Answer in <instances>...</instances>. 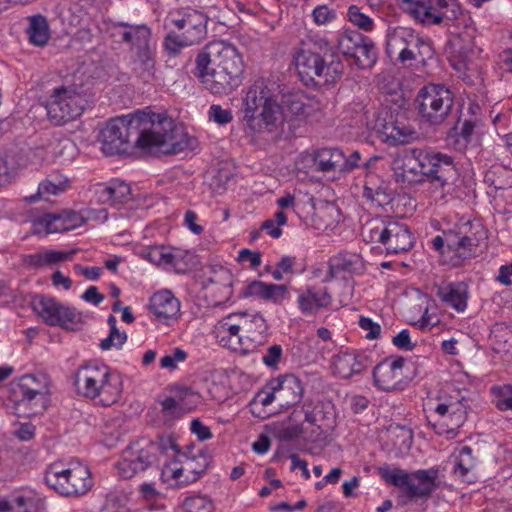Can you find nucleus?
<instances>
[{"mask_svg":"<svg viewBox=\"0 0 512 512\" xmlns=\"http://www.w3.org/2000/svg\"><path fill=\"white\" fill-rule=\"evenodd\" d=\"M146 257L150 262L163 266H175L180 259V255L178 253L174 252L171 248L164 246H153L148 248Z\"/></svg>","mask_w":512,"mask_h":512,"instance_id":"44","label":"nucleus"},{"mask_svg":"<svg viewBox=\"0 0 512 512\" xmlns=\"http://www.w3.org/2000/svg\"><path fill=\"white\" fill-rule=\"evenodd\" d=\"M364 36L358 32H347L339 37L338 49L345 56L352 58Z\"/></svg>","mask_w":512,"mask_h":512,"instance_id":"50","label":"nucleus"},{"mask_svg":"<svg viewBox=\"0 0 512 512\" xmlns=\"http://www.w3.org/2000/svg\"><path fill=\"white\" fill-rule=\"evenodd\" d=\"M162 413L167 420L179 419L186 412L170 395L161 402Z\"/></svg>","mask_w":512,"mask_h":512,"instance_id":"56","label":"nucleus"},{"mask_svg":"<svg viewBox=\"0 0 512 512\" xmlns=\"http://www.w3.org/2000/svg\"><path fill=\"white\" fill-rule=\"evenodd\" d=\"M490 341L496 353L512 358V326L505 323L495 324L491 330Z\"/></svg>","mask_w":512,"mask_h":512,"instance_id":"38","label":"nucleus"},{"mask_svg":"<svg viewBox=\"0 0 512 512\" xmlns=\"http://www.w3.org/2000/svg\"><path fill=\"white\" fill-rule=\"evenodd\" d=\"M210 465V456L195 445H187L177 458L164 465L162 479L174 482L178 486H187L196 482Z\"/></svg>","mask_w":512,"mask_h":512,"instance_id":"6","label":"nucleus"},{"mask_svg":"<svg viewBox=\"0 0 512 512\" xmlns=\"http://www.w3.org/2000/svg\"><path fill=\"white\" fill-rule=\"evenodd\" d=\"M401 8L423 24H439L461 14L456 0H400Z\"/></svg>","mask_w":512,"mask_h":512,"instance_id":"14","label":"nucleus"},{"mask_svg":"<svg viewBox=\"0 0 512 512\" xmlns=\"http://www.w3.org/2000/svg\"><path fill=\"white\" fill-rule=\"evenodd\" d=\"M171 396L186 413L192 411L200 403V395L188 387H175Z\"/></svg>","mask_w":512,"mask_h":512,"instance_id":"46","label":"nucleus"},{"mask_svg":"<svg viewBox=\"0 0 512 512\" xmlns=\"http://www.w3.org/2000/svg\"><path fill=\"white\" fill-rule=\"evenodd\" d=\"M153 443L157 447V453L161 452L169 456V452H172L173 459L177 458L178 452L183 451L179 448L175 439L171 435L159 436L157 442Z\"/></svg>","mask_w":512,"mask_h":512,"instance_id":"57","label":"nucleus"},{"mask_svg":"<svg viewBox=\"0 0 512 512\" xmlns=\"http://www.w3.org/2000/svg\"><path fill=\"white\" fill-rule=\"evenodd\" d=\"M118 26L122 29L120 37L122 42L130 45L131 53L151 48V30L146 25H131L121 22Z\"/></svg>","mask_w":512,"mask_h":512,"instance_id":"36","label":"nucleus"},{"mask_svg":"<svg viewBox=\"0 0 512 512\" xmlns=\"http://www.w3.org/2000/svg\"><path fill=\"white\" fill-rule=\"evenodd\" d=\"M67 187L68 181L66 179L58 176H50L39 184L37 193L27 197L26 199L30 203L38 200L48 201L50 196H56L63 193Z\"/></svg>","mask_w":512,"mask_h":512,"instance_id":"40","label":"nucleus"},{"mask_svg":"<svg viewBox=\"0 0 512 512\" xmlns=\"http://www.w3.org/2000/svg\"><path fill=\"white\" fill-rule=\"evenodd\" d=\"M45 377L41 375H24L19 379L17 386L13 389V394L18 407H29L31 414H38L45 409L46 394L48 389L45 383Z\"/></svg>","mask_w":512,"mask_h":512,"instance_id":"23","label":"nucleus"},{"mask_svg":"<svg viewBox=\"0 0 512 512\" xmlns=\"http://www.w3.org/2000/svg\"><path fill=\"white\" fill-rule=\"evenodd\" d=\"M347 16L349 21L360 29L370 31L374 27L373 20L369 16L362 13L357 6L349 7Z\"/></svg>","mask_w":512,"mask_h":512,"instance_id":"54","label":"nucleus"},{"mask_svg":"<svg viewBox=\"0 0 512 512\" xmlns=\"http://www.w3.org/2000/svg\"><path fill=\"white\" fill-rule=\"evenodd\" d=\"M270 90L264 89L260 92L261 99L264 100L259 114L261 125L269 132H275L278 135H291L287 130V116L284 106L279 101L277 95H269Z\"/></svg>","mask_w":512,"mask_h":512,"instance_id":"27","label":"nucleus"},{"mask_svg":"<svg viewBox=\"0 0 512 512\" xmlns=\"http://www.w3.org/2000/svg\"><path fill=\"white\" fill-rule=\"evenodd\" d=\"M191 432L200 441H206L212 438L213 434L210 428L204 425L199 419H194L190 425Z\"/></svg>","mask_w":512,"mask_h":512,"instance_id":"63","label":"nucleus"},{"mask_svg":"<svg viewBox=\"0 0 512 512\" xmlns=\"http://www.w3.org/2000/svg\"><path fill=\"white\" fill-rule=\"evenodd\" d=\"M101 150L108 156L131 154L135 148H158L165 154L195 150L196 138L189 136L164 113L136 111L108 121L100 131Z\"/></svg>","mask_w":512,"mask_h":512,"instance_id":"1","label":"nucleus"},{"mask_svg":"<svg viewBox=\"0 0 512 512\" xmlns=\"http://www.w3.org/2000/svg\"><path fill=\"white\" fill-rule=\"evenodd\" d=\"M44 481L65 497L84 495L93 486L90 470L77 459L50 464L45 471Z\"/></svg>","mask_w":512,"mask_h":512,"instance_id":"4","label":"nucleus"},{"mask_svg":"<svg viewBox=\"0 0 512 512\" xmlns=\"http://www.w3.org/2000/svg\"><path fill=\"white\" fill-rule=\"evenodd\" d=\"M127 340L126 333H121L116 325H112V329H110V334L107 338L103 339L99 346L102 350H109L112 347L120 348L125 341Z\"/></svg>","mask_w":512,"mask_h":512,"instance_id":"58","label":"nucleus"},{"mask_svg":"<svg viewBox=\"0 0 512 512\" xmlns=\"http://www.w3.org/2000/svg\"><path fill=\"white\" fill-rule=\"evenodd\" d=\"M386 51L390 57L397 56L402 63L424 62L433 55L428 39L409 28H399L389 36Z\"/></svg>","mask_w":512,"mask_h":512,"instance_id":"11","label":"nucleus"},{"mask_svg":"<svg viewBox=\"0 0 512 512\" xmlns=\"http://www.w3.org/2000/svg\"><path fill=\"white\" fill-rule=\"evenodd\" d=\"M405 359L400 356L387 357L372 371L374 386L384 392L403 391L407 385L403 368Z\"/></svg>","mask_w":512,"mask_h":512,"instance_id":"24","label":"nucleus"},{"mask_svg":"<svg viewBox=\"0 0 512 512\" xmlns=\"http://www.w3.org/2000/svg\"><path fill=\"white\" fill-rule=\"evenodd\" d=\"M237 117L240 129L251 144L256 142V88L249 87L243 91L237 106Z\"/></svg>","mask_w":512,"mask_h":512,"instance_id":"29","label":"nucleus"},{"mask_svg":"<svg viewBox=\"0 0 512 512\" xmlns=\"http://www.w3.org/2000/svg\"><path fill=\"white\" fill-rule=\"evenodd\" d=\"M209 121L219 126H225L233 121V114L230 109H224L219 104H212L207 112Z\"/></svg>","mask_w":512,"mask_h":512,"instance_id":"52","label":"nucleus"},{"mask_svg":"<svg viewBox=\"0 0 512 512\" xmlns=\"http://www.w3.org/2000/svg\"><path fill=\"white\" fill-rule=\"evenodd\" d=\"M86 222L85 216L80 213L63 210L60 213H48L33 221V230L36 234L61 233L73 230Z\"/></svg>","mask_w":512,"mask_h":512,"instance_id":"26","label":"nucleus"},{"mask_svg":"<svg viewBox=\"0 0 512 512\" xmlns=\"http://www.w3.org/2000/svg\"><path fill=\"white\" fill-rule=\"evenodd\" d=\"M359 327L366 332V338L377 339L381 334V326L369 317L361 316L358 321Z\"/></svg>","mask_w":512,"mask_h":512,"instance_id":"60","label":"nucleus"},{"mask_svg":"<svg viewBox=\"0 0 512 512\" xmlns=\"http://www.w3.org/2000/svg\"><path fill=\"white\" fill-rule=\"evenodd\" d=\"M85 100L74 86L55 87L45 103L49 121L57 126L75 120L82 114Z\"/></svg>","mask_w":512,"mask_h":512,"instance_id":"12","label":"nucleus"},{"mask_svg":"<svg viewBox=\"0 0 512 512\" xmlns=\"http://www.w3.org/2000/svg\"><path fill=\"white\" fill-rule=\"evenodd\" d=\"M29 40L36 46H44L49 40V27L45 17L36 15L31 17L28 28Z\"/></svg>","mask_w":512,"mask_h":512,"instance_id":"43","label":"nucleus"},{"mask_svg":"<svg viewBox=\"0 0 512 512\" xmlns=\"http://www.w3.org/2000/svg\"><path fill=\"white\" fill-rule=\"evenodd\" d=\"M30 305L43 322L50 326H61L68 330H75L83 322L81 312L47 295L38 294L33 296Z\"/></svg>","mask_w":512,"mask_h":512,"instance_id":"13","label":"nucleus"},{"mask_svg":"<svg viewBox=\"0 0 512 512\" xmlns=\"http://www.w3.org/2000/svg\"><path fill=\"white\" fill-rule=\"evenodd\" d=\"M454 463L453 475L464 483H475L477 480V459L472 454V449L468 446L455 449L452 454Z\"/></svg>","mask_w":512,"mask_h":512,"instance_id":"33","label":"nucleus"},{"mask_svg":"<svg viewBox=\"0 0 512 512\" xmlns=\"http://www.w3.org/2000/svg\"><path fill=\"white\" fill-rule=\"evenodd\" d=\"M281 102L287 116V130L291 135L300 134L318 110L317 102L301 90L283 94Z\"/></svg>","mask_w":512,"mask_h":512,"instance_id":"17","label":"nucleus"},{"mask_svg":"<svg viewBox=\"0 0 512 512\" xmlns=\"http://www.w3.org/2000/svg\"><path fill=\"white\" fill-rule=\"evenodd\" d=\"M132 69L143 81L148 82L154 76L155 60L152 48L131 53Z\"/></svg>","mask_w":512,"mask_h":512,"instance_id":"39","label":"nucleus"},{"mask_svg":"<svg viewBox=\"0 0 512 512\" xmlns=\"http://www.w3.org/2000/svg\"><path fill=\"white\" fill-rule=\"evenodd\" d=\"M212 501L206 496L187 497L181 507L180 512H213Z\"/></svg>","mask_w":512,"mask_h":512,"instance_id":"49","label":"nucleus"},{"mask_svg":"<svg viewBox=\"0 0 512 512\" xmlns=\"http://www.w3.org/2000/svg\"><path fill=\"white\" fill-rule=\"evenodd\" d=\"M303 387L300 380L294 375L287 374L271 379L260 392L265 394L261 399V404L266 407L274 400L280 401L281 407H291L302 398Z\"/></svg>","mask_w":512,"mask_h":512,"instance_id":"19","label":"nucleus"},{"mask_svg":"<svg viewBox=\"0 0 512 512\" xmlns=\"http://www.w3.org/2000/svg\"><path fill=\"white\" fill-rule=\"evenodd\" d=\"M98 201L103 204L121 205L131 198V188L120 179H112L108 183L99 184L96 188Z\"/></svg>","mask_w":512,"mask_h":512,"instance_id":"35","label":"nucleus"},{"mask_svg":"<svg viewBox=\"0 0 512 512\" xmlns=\"http://www.w3.org/2000/svg\"><path fill=\"white\" fill-rule=\"evenodd\" d=\"M216 335L223 346L243 356L256 351L254 323L243 315H228L216 325Z\"/></svg>","mask_w":512,"mask_h":512,"instance_id":"8","label":"nucleus"},{"mask_svg":"<svg viewBox=\"0 0 512 512\" xmlns=\"http://www.w3.org/2000/svg\"><path fill=\"white\" fill-rule=\"evenodd\" d=\"M378 52L374 43L366 38H362V42L358 45L354 55L352 56V63L360 69L371 68L377 60Z\"/></svg>","mask_w":512,"mask_h":512,"instance_id":"41","label":"nucleus"},{"mask_svg":"<svg viewBox=\"0 0 512 512\" xmlns=\"http://www.w3.org/2000/svg\"><path fill=\"white\" fill-rule=\"evenodd\" d=\"M392 171L396 182L401 184L424 181L423 149L411 148L396 154L392 161Z\"/></svg>","mask_w":512,"mask_h":512,"instance_id":"25","label":"nucleus"},{"mask_svg":"<svg viewBox=\"0 0 512 512\" xmlns=\"http://www.w3.org/2000/svg\"><path fill=\"white\" fill-rule=\"evenodd\" d=\"M286 287L284 285L267 284L258 281V296L273 302H280L286 295Z\"/></svg>","mask_w":512,"mask_h":512,"instance_id":"51","label":"nucleus"},{"mask_svg":"<svg viewBox=\"0 0 512 512\" xmlns=\"http://www.w3.org/2000/svg\"><path fill=\"white\" fill-rule=\"evenodd\" d=\"M312 16L317 24L324 25L335 18V13L328 6L320 5L313 10Z\"/></svg>","mask_w":512,"mask_h":512,"instance_id":"61","label":"nucleus"},{"mask_svg":"<svg viewBox=\"0 0 512 512\" xmlns=\"http://www.w3.org/2000/svg\"><path fill=\"white\" fill-rule=\"evenodd\" d=\"M416 102L419 114L431 124L442 123L453 105L451 91L441 84H429L418 93Z\"/></svg>","mask_w":512,"mask_h":512,"instance_id":"15","label":"nucleus"},{"mask_svg":"<svg viewBox=\"0 0 512 512\" xmlns=\"http://www.w3.org/2000/svg\"><path fill=\"white\" fill-rule=\"evenodd\" d=\"M483 133L484 131L481 124L472 121H464L458 135V142H463L465 147H476L480 144Z\"/></svg>","mask_w":512,"mask_h":512,"instance_id":"45","label":"nucleus"},{"mask_svg":"<svg viewBox=\"0 0 512 512\" xmlns=\"http://www.w3.org/2000/svg\"><path fill=\"white\" fill-rule=\"evenodd\" d=\"M156 462L157 447L153 441L142 438L123 450L117 469L122 478L130 479L152 467Z\"/></svg>","mask_w":512,"mask_h":512,"instance_id":"16","label":"nucleus"},{"mask_svg":"<svg viewBox=\"0 0 512 512\" xmlns=\"http://www.w3.org/2000/svg\"><path fill=\"white\" fill-rule=\"evenodd\" d=\"M294 60L298 74L304 82L324 76L328 70L322 56L309 46H302L295 54Z\"/></svg>","mask_w":512,"mask_h":512,"instance_id":"30","label":"nucleus"},{"mask_svg":"<svg viewBox=\"0 0 512 512\" xmlns=\"http://www.w3.org/2000/svg\"><path fill=\"white\" fill-rule=\"evenodd\" d=\"M360 153L352 151L344 153L338 148H321L313 154V161L318 170L333 174V178H339L360 165Z\"/></svg>","mask_w":512,"mask_h":512,"instance_id":"20","label":"nucleus"},{"mask_svg":"<svg viewBox=\"0 0 512 512\" xmlns=\"http://www.w3.org/2000/svg\"><path fill=\"white\" fill-rule=\"evenodd\" d=\"M366 368V360L356 351H340L333 357L332 371L340 378L348 379Z\"/></svg>","mask_w":512,"mask_h":512,"instance_id":"34","label":"nucleus"},{"mask_svg":"<svg viewBox=\"0 0 512 512\" xmlns=\"http://www.w3.org/2000/svg\"><path fill=\"white\" fill-rule=\"evenodd\" d=\"M365 126L390 146L407 144L415 139V132L405 124L394 120L392 111L387 107L367 110Z\"/></svg>","mask_w":512,"mask_h":512,"instance_id":"10","label":"nucleus"},{"mask_svg":"<svg viewBox=\"0 0 512 512\" xmlns=\"http://www.w3.org/2000/svg\"><path fill=\"white\" fill-rule=\"evenodd\" d=\"M440 323L441 315L439 307L434 303V301L428 302L423 313L412 320V325L423 332L431 331L433 328L440 325Z\"/></svg>","mask_w":512,"mask_h":512,"instance_id":"42","label":"nucleus"},{"mask_svg":"<svg viewBox=\"0 0 512 512\" xmlns=\"http://www.w3.org/2000/svg\"><path fill=\"white\" fill-rule=\"evenodd\" d=\"M180 307L179 299L170 290L155 292L149 300V310L159 322L165 325H172L179 320Z\"/></svg>","mask_w":512,"mask_h":512,"instance_id":"28","label":"nucleus"},{"mask_svg":"<svg viewBox=\"0 0 512 512\" xmlns=\"http://www.w3.org/2000/svg\"><path fill=\"white\" fill-rule=\"evenodd\" d=\"M365 241L380 244L388 254H399L410 250L414 237L409 227L398 220H373L362 230Z\"/></svg>","mask_w":512,"mask_h":512,"instance_id":"7","label":"nucleus"},{"mask_svg":"<svg viewBox=\"0 0 512 512\" xmlns=\"http://www.w3.org/2000/svg\"><path fill=\"white\" fill-rule=\"evenodd\" d=\"M282 356V347L280 345H272L267 353L262 357L263 363L272 369L277 368V365Z\"/></svg>","mask_w":512,"mask_h":512,"instance_id":"62","label":"nucleus"},{"mask_svg":"<svg viewBox=\"0 0 512 512\" xmlns=\"http://www.w3.org/2000/svg\"><path fill=\"white\" fill-rule=\"evenodd\" d=\"M379 473L386 483L399 488L410 498L429 496L437 488L438 470L434 468L408 473L386 466L380 468Z\"/></svg>","mask_w":512,"mask_h":512,"instance_id":"9","label":"nucleus"},{"mask_svg":"<svg viewBox=\"0 0 512 512\" xmlns=\"http://www.w3.org/2000/svg\"><path fill=\"white\" fill-rule=\"evenodd\" d=\"M364 196L378 206H382L389 201V196L381 187L373 188L368 181L364 187Z\"/></svg>","mask_w":512,"mask_h":512,"instance_id":"59","label":"nucleus"},{"mask_svg":"<svg viewBox=\"0 0 512 512\" xmlns=\"http://www.w3.org/2000/svg\"><path fill=\"white\" fill-rule=\"evenodd\" d=\"M423 172L424 180L442 189L453 183L458 174L451 156L428 149H423Z\"/></svg>","mask_w":512,"mask_h":512,"instance_id":"22","label":"nucleus"},{"mask_svg":"<svg viewBox=\"0 0 512 512\" xmlns=\"http://www.w3.org/2000/svg\"><path fill=\"white\" fill-rule=\"evenodd\" d=\"M188 358V354L181 348H175L172 353L163 356L160 359V367L168 370H175L179 363H183Z\"/></svg>","mask_w":512,"mask_h":512,"instance_id":"55","label":"nucleus"},{"mask_svg":"<svg viewBox=\"0 0 512 512\" xmlns=\"http://www.w3.org/2000/svg\"><path fill=\"white\" fill-rule=\"evenodd\" d=\"M196 76L214 95H228L242 83L244 64L237 49L224 41L207 44L196 57Z\"/></svg>","mask_w":512,"mask_h":512,"instance_id":"2","label":"nucleus"},{"mask_svg":"<svg viewBox=\"0 0 512 512\" xmlns=\"http://www.w3.org/2000/svg\"><path fill=\"white\" fill-rule=\"evenodd\" d=\"M287 222V216L282 212L275 213V219L266 220L261 229L264 230L269 236L274 239L279 238L282 235L281 227Z\"/></svg>","mask_w":512,"mask_h":512,"instance_id":"53","label":"nucleus"},{"mask_svg":"<svg viewBox=\"0 0 512 512\" xmlns=\"http://www.w3.org/2000/svg\"><path fill=\"white\" fill-rule=\"evenodd\" d=\"M425 410L433 419L435 432L447 439H454L467 419V401L460 392L428 401Z\"/></svg>","mask_w":512,"mask_h":512,"instance_id":"5","label":"nucleus"},{"mask_svg":"<svg viewBox=\"0 0 512 512\" xmlns=\"http://www.w3.org/2000/svg\"><path fill=\"white\" fill-rule=\"evenodd\" d=\"M236 261L244 268H256V252L247 248L241 249Z\"/></svg>","mask_w":512,"mask_h":512,"instance_id":"64","label":"nucleus"},{"mask_svg":"<svg viewBox=\"0 0 512 512\" xmlns=\"http://www.w3.org/2000/svg\"><path fill=\"white\" fill-rule=\"evenodd\" d=\"M491 393L494 396L495 405L499 410H512V385L503 384L493 386Z\"/></svg>","mask_w":512,"mask_h":512,"instance_id":"48","label":"nucleus"},{"mask_svg":"<svg viewBox=\"0 0 512 512\" xmlns=\"http://www.w3.org/2000/svg\"><path fill=\"white\" fill-rule=\"evenodd\" d=\"M75 387L78 394L90 399L98 397L103 406H109L118 401L122 393V380L108 366L91 362L77 370Z\"/></svg>","mask_w":512,"mask_h":512,"instance_id":"3","label":"nucleus"},{"mask_svg":"<svg viewBox=\"0 0 512 512\" xmlns=\"http://www.w3.org/2000/svg\"><path fill=\"white\" fill-rule=\"evenodd\" d=\"M195 45L181 33H177L175 29H170L169 33L163 40V46L169 56L178 55L184 48Z\"/></svg>","mask_w":512,"mask_h":512,"instance_id":"47","label":"nucleus"},{"mask_svg":"<svg viewBox=\"0 0 512 512\" xmlns=\"http://www.w3.org/2000/svg\"><path fill=\"white\" fill-rule=\"evenodd\" d=\"M436 295L446 306L457 313H464L470 297L469 288L464 282H446L437 286Z\"/></svg>","mask_w":512,"mask_h":512,"instance_id":"32","label":"nucleus"},{"mask_svg":"<svg viewBox=\"0 0 512 512\" xmlns=\"http://www.w3.org/2000/svg\"><path fill=\"white\" fill-rule=\"evenodd\" d=\"M207 18L194 9L187 8L171 11L165 19L167 29L178 30L194 44L200 43L206 36Z\"/></svg>","mask_w":512,"mask_h":512,"instance_id":"21","label":"nucleus"},{"mask_svg":"<svg viewBox=\"0 0 512 512\" xmlns=\"http://www.w3.org/2000/svg\"><path fill=\"white\" fill-rule=\"evenodd\" d=\"M449 62L459 76L469 84L475 85L482 81L479 64L474 61L472 39L463 40L454 36L450 40Z\"/></svg>","mask_w":512,"mask_h":512,"instance_id":"18","label":"nucleus"},{"mask_svg":"<svg viewBox=\"0 0 512 512\" xmlns=\"http://www.w3.org/2000/svg\"><path fill=\"white\" fill-rule=\"evenodd\" d=\"M331 303L332 296L325 287L308 286L297 292V304L304 315H315Z\"/></svg>","mask_w":512,"mask_h":512,"instance_id":"31","label":"nucleus"},{"mask_svg":"<svg viewBox=\"0 0 512 512\" xmlns=\"http://www.w3.org/2000/svg\"><path fill=\"white\" fill-rule=\"evenodd\" d=\"M468 225L469 222H466L459 227L458 231H448L445 233L447 248L455 252L460 258L469 256L473 246H475L474 239L466 235Z\"/></svg>","mask_w":512,"mask_h":512,"instance_id":"37","label":"nucleus"}]
</instances>
